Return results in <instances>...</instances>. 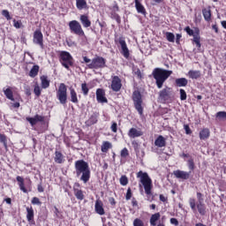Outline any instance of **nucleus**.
<instances>
[{"instance_id": "obj_1", "label": "nucleus", "mask_w": 226, "mask_h": 226, "mask_svg": "<svg viewBox=\"0 0 226 226\" xmlns=\"http://www.w3.org/2000/svg\"><path fill=\"white\" fill-rule=\"evenodd\" d=\"M75 174L77 177H80V181L87 183L91 179V169L89 163L84 160H78L74 163Z\"/></svg>"}, {"instance_id": "obj_2", "label": "nucleus", "mask_w": 226, "mask_h": 226, "mask_svg": "<svg viewBox=\"0 0 226 226\" xmlns=\"http://www.w3.org/2000/svg\"><path fill=\"white\" fill-rule=\"evenodd\" d=\"M136 177L139 180V187L142 188L143 186L146 195H153V180L149 177V174L139 170L136 174Z\"/></svg>"}, {"instance_id": "obj_3", "label": "nucleus", "mask_w": 226, "mask_h": 226, "mask_svg": "<svg viewBox=\"0 0 226 226\" xmlns=\"http://www.w3.org/2000/svg\"><path fill=\"white\" fill-rule=\"evenodd\" d=\"M152 75L155 80V84L158 89H162L167 79H169V77L172 75V71H169L162 68H155L154 69Z\"/></svg>"}, {"instance_id": "obj_4", "label": "nucleus", "mask_w": 226, "mask_h": 226, "mask_svg": "<svg viewBox=\"0 0 226 226\" xmlns=\"http://www.w3.org/2000/svg\"><path fill=\"white\" fill-rule=\"evenodd\" d=\"M56 99L61 105H65L68 102V88L64 83H61L56 90Z\"/></svg>"}, {"instance_id": "obj_5", "label": "nucleus", "mask_w": 226, "mask_h": 226, "mask_svg": "<svg viewBox=\"0 0 226 226\" xmlns=\"http://www.w3.org/2000/svg\"><path fill=\"white\" fill-rule=\"evenodd\" d=\"M189 204L192 211L194 213L197 212L200 213L201 216H205L206 215V204L203 202H197L195 201V199L190 198L189 199Z\"/></svg>"}, {"instance_id": "obj_6", "label": "nucleus", "mask_w": 226, "mask_h": 226, "mask_svg": "<svg viewBox=\"0 0 226 226\" xmlns=\"http://www.w3.org/2000/svg\"><path fill=\"white\" fill-rule=\"evenodd\" d=\"M60 62L62 66H64L66 70H70V66L73 64V56L68 51H61L60 52Z\"/></svg>"}, {"instance_id": "obj_7", "label": "nucleus", "mask_w": 226, "mask_h": 226, "mask_svg": "<svg viewBox=\"0 0 226 226\" xmlns=\"http://www.w3.org/2000/svg\"><path fill=\"white\" fill-rule=\"evenodd\" d=\"M132 102L134 103V107L136 110L139 112V116L144 114V108H142V94L140 92L134 91L132 94Z\"/></svg>"}, {"instance_id": "obj_8", "label": "nucleus", "mask_w": 226, "mask_h": 226, "mask_svg": "<svg viewBox=\"0 0 226 226\" xmlns=\"http://www.w3.org/2000/svg\"><path fill=\"white\" fill-rule=\"evenodd\" d=\"M69 29L72 34H76L77 36H86V33H84V29H82V25L77 20L69 22Z\"/></svg>"}, {"instance_id": "obj_9", "label": "nucleus", "mask_w": 226, "mask_h": 226, "mask_svg": "<svg viewBox=\"0 0 226 226\" xmlns=\"http://www.w3.org/2000/svg\"><path fill=\"white\" fill-rule=\"evenodd\" d=\"M107 60L102 56H96L92 59V62L87 65L90 70H100L105 68Z\"/></svg>"}, {"instance_id": "obj_10", "label": "nucleus", "mask_w": 226, "mask_h": 226, "mask_svg": "<svg viewBox=\"0 0 226 226\" xmlns=\"http://www.w3.org/2000/svg\"><path fill=\"white\" fill-rule=\"evenodd\" d=\"M174 98V90L171 87H166L159 92V100L162 102H169Z\"/></svg>"}, {"instance_id": "obj_11", "label": "nucleus", "mask_w": 226, "mask_h": 226, "mask_svg": "<svg viewBox=\"0 0 226 226\" xmlns=\"http://www.w3.org/2000/svg\"><path fill=\"white\" fill-rule=\"evenodd\" d=\"M33 42L35 45H39V47L42 49H45V45L43 44V34L41 33V30H35L34 33V39Z\"/></svg>"}, {"instance_id": "obj_12", "label": "nucleus", "mask_w": 226, "mask_h": 226, "mask_svg": "<svg viewBox=\"0 0 226 226\" xmlns=\"http://www.w3.org/2000/svg\"><path fill=\"white\" fill-rule=\"evenodd\" d=\"M190 174H192V171L188 172L181 170H177L173 171V176H175L177 179H183L184 181L190 179Z\"/></svg>"}, {"instance_id": "obj_13", "label": "nucleus", "mask_w": 226, "mask_h": 226, "mask_svg": "<svg viewBox=\"0 0 226 226\" xmlns=\"http://www.w3.org/2000/svg\"><path fill=\"white\" fill-rule=\"evenodd\" d=\"M121 87H123V84H121V79L119 78V76H114L111 81L112 91L117 93L121 91Z\"/></svg>"}, {"instance_id": "obj_14", "label": "nucleus", "mask_w": 226, "mask_h": 226, "mask_svg": "<svg viewBox=\"0 0 226 226\" xmlns=\"http://www.w3.org/2000/svg\"><path fill=\"white\" fill-rule=\"evenodd\" d=\"M118 41L122 49V51H121L122 56H124L125 59H128V57H130V49H128V46L126 45V41H124V38L120 37L118 39Z\"/></svg>"}, {"instance_id": "obj_15", "label": "nucleus", "mask_w": 226, "mask_h": 226, "mask_svg": "<svg viewBox=\"0 0 226 226\" xmlns=\"http://www.w3.org/2000/svg\"><path fill=\"white\" fill-rule=\"evenodd\" d=\"M96 100L99 103H107L109 102L105 97V90L102 88L96 90Z\"/></svg>"}, {"instance_id": "obj_16", "label": "nucleus", "mask_w": 226, "mask_h": 226, "mask_svg": "<svg viewBox=\"0 0 226 226\" xmlns=\"http://www.w3.org/2000/svg\"><path fill=\"white\" fill-rule=\"evenodd\" d=\"M94 211L97 215H100V216H103V215H105V208H103V201L96 200L94 205Z\"/></svg>"}, {"instance_id": "obj_17", "label": "nucleus", "mask_w": 226, "mask_h": 226, "mask_svg": "<svg viewBox=\"0 0 226 226\" xmlns=\"http://www.w3.org/2000/svg\"><path fill=\"white\" fill-rule=\"evenodd\" d=\"M142 135H144V132L140 129L132 127L128 132V137H130V139H137L139 137H142Z\"/></svg>"}, {"instance_id": "obj_18", "label": "nucleus", "mask_w": 226, "mask_h": 226, "mask_svg": "<svg viewBox=\"0 0 226 226\" xmlns=\"http://www.w3.org/2000/svg\"><path fill=\"white\" fill-rule=\"evenodd\" d=\"M98 117H100V113L94 112L90 117L85 122L86 126H93V124H96L98 123Z\"/></svg>"}, {"instance_id": "obj_19", "label": "nucleus", "mask_w": 226, "mask_h": 226, "mask_svg": "<svg viewBox=\"0 0 226 226\" xmlns=\"http://www.w3.org/2000/svg\"><path fill=\"white\" fill-rule=\"evenodd\" d=\"M79 188H80V184L75 183L73 187L74 195L78 200H84V192Z\"/></svg>"}, {"instance_id": "obj_20", "label": "nucleus", "mask_w": 226, "mask_h": 226, "mask_svg": "<svg viewBox=\"0 0 226 226\" xmlns=\"http://www.w3.org/2000/svg\"><path fill=\"white\" fill-rule=\"evenodd\" d=\"M26 220L29 223H34V210L33 209V207H26Z\"/></svg>"}, {"instance_id": "obj_21", "label": "nucleus", "mask_w": 226, "mask_h": 226, "mask_svg": "<svg viewBox=\"0 0 226 226\" xmlns=\"http://www.w3.org/2000/svg\"><path fill=\"white\" fill-rule=\"evenodd\" d=\"M154 146H156V147H165L167 146V140L163 136L160 135L154 140Z\"/></svg>"}, {"instance_id": "obj_22", "label": "nucleus", "mask_w": 226, "mask_h": 226, "mask_svg": "<svg viewBox=\"0 0 226 226\" xmlns=\"http://www.w3.org/2000/svg\"><path fill=\"white\" fill-rule=\"evenodd\" d=\"M79 20L83 26V27H91V20H89V17L86 14H82L79 17Z\"/></svg>"}, {"instance_id": "obj_23", "label": "nucleus", "mask_w": 226, "mask_h": 226, "mask_svg": "<svg viewBox=\"0 0 226 226\" xmlns=\"http://www.w3.org/2000/svg\"><path fill=\"white\" fill-rule=\"evenodd\" d=\"M134 3L138 13H141V15H146V8L144 7V5H142L140 0H134Z\"/></svg>"}, {"instance_id": "obj_24", "label": "nucleus", "mask_w": 226, "mask_h": 226, "mask_svg": "<svg viewBox=\"0 0 226 226\" xmlns=\"http://www.w3.org/2000/svg\"><path fill=\"white\" fill-rule=\"evenodd\" d=\"M54 160L55 163H64V155L60 151H56Z\"/></svg>"}, {"instance_id": "obj_25", "label": "nucleus", "mask_w": 226, "mask_h": 226, "mask_svg": "<svg viewBox=\"0 0 226 226\" xmlns=\"http://www.w3.org/2000/svg\"><path fill=\"white\" fill-rule=\"evenodd\" d=\"M175 84L177 87H186L188 86V79L186 78H178L175 80Z\"/></svg>"}, {"instance_id": "obj_26", "label": "nucleus", "mask_w": 226, "mask_h": 226, "mask_svg": "<svg viewBox=\"0 0 226 226\" xmlns=\"http://www.w3.org/2000/svg\"><path fill=\"white\" fill-rule=\"evenodd\" d=\"M41 86L42 89H47L50 87V80H49V78L47 76H41Z\"/></svg>"}, {"instance_id": "obj_27", "label": "nucleus", "mask_w": 226, "mask_h": 226, "mask_svg": "<svg viewBox=\"0 0 226 226\" xmlns=\"http://www.w3.org/2000/svg\"><path fill=\"white\" fill-rule=\"evenodd\" d=\"M187 75H188L189 79L197 80V79H200L201 73H200V71L191 70L188 72Z\"/></svg>"}, {"instance_id": "obj_28", "label": "nucleus", "mask_w": 226, "mask_h": 226, "mask_svg": "<svg viewBox=\"0 0 226 226\" xmlns=\"http://www.w3.org/2000/svg\"><path fill=\"white\" fill-rule=\"evenodd\" d=\"M16 180L19 183V190H21V192H23L24 193H27V189H26V186L24 185V177L18 176L16 177Z\"/></svg>"}, {"instance_id": "obj_29", "label": "nucleus", "mask_w": 226, "mask_h": 226, "mask_svg": "<svg viewBox=\"0 0 226 226\" xmlns=\"http://www.w3.org/2000/svg\"><path fill=\"white\" fill-rule=\"evenodd\" d=\"M211 135V132L209 129L205 128L200 132V140H207V139Z\"/></svg>"}, {"instance_id": "obj_30", "label": "nucleus", "mask_w": 226, "mask_h": 226, "mask_svg": "<svg viewBox=\"0 0 226 226\" xmlns=\"http://www.w3.org/2000/svg\"><path fill=\"white\" fill-rule=\"evenodd\" d=\"M70 96H71V102L72 103H79V98L77 97V92H75V88L70 87Z\"/></svg>"}, {"instance_id": "obj_31", "label": "nucleus", "mask_w": 226, "mask_h": 226, "mask_svg": "<svg viewBox=\"0 0 226 226\" xmlns=\"http://www.w3.org/2000/svg\"><path fill=\"white\" fill-rule=\"evenodd\" d=\"M4 94L8 100H11V102H15V98H13V91H11V88H4Z\"/></svg>"}, {"instance_id": "obj_32", "label": "nucleus", "mask_w": 226, "mask_h": 226, "mask_svg": "<svg viewBox=\"0 0 226 226\" xmlns=\"http://www.w3.org/2000/svg\"><path fill=\"white\" fill-rule=\"evenodd\" d=\"M76 7L79 10H86L87 8V2L86 0H76Z\"/></svg>"}, {"instance_id": "obj_33", "label": "nucleus", "mask_w": 226, "mask_h": 226, "mask_svg": "<svg viewBox=\"0 0 226 226\" xmlns=\"http://www.w3.org/2000/svg\"><path fill=\"white\" fill-rule=\"evenodd\" d=\"M39 72H40V65H34L29 72V77H31L32 79H34V77L38 75Z\"/></svg>"}, {"instance_id": "obj_34", "label": "nucleus", "mask_w": 226, "mask_h": 226, "mask_svg": "<svg viewBox=\"0 0 226 226\" xmlns=\"http://www.w3.org/2000/svg\"><path fill=\"white\" fill-rule=\"evenodd\" d=\"M161 216L162 215H160V213H155V214L152 215L150 217V225L156 226V222H158V220H160Z\"/></svg>"}, {"instance_id": "obj_35", "label": "nucleus", "mask_w": 226, "mask_h": 226, "mask_svg": "<svg viewBox=\"0 0 226 226\" xmlns=\"http://www.w3.org/2000/svg\"><path fill=\"white\" fill-rule=\"evenodd\" d=\"M112 148V143L109 141H104L101 147V151L102 153H107L109 149Z\"/></svg>"}, {"instance_id": "obj_36", "label": "nucleus", "mask_w": 226, "mask_h": 226, "mask_svg": "<svg viewBox=\"0 0 226 226\" xmlns=\"http://www.w3.org/2000/svg\"><path fill=\"white\" fill-rule=\"evenodd\" d=\"M203 17L207 22H209L211 20V10L203 9L202 10Z\"/></svg>"}, {"instance_id": "obj_37", "label": "nucleus", "mask_w": 226, "mask_h": 226, "mask_svg": "<svg viewBox=\"0 0 226 226\" xmlns=\"http://www.w3.org/2000/svg\"><path fill=\"white\" fill-rule=\"evenodd\" d=\"M0 142L4 145V149L8 151V139L6 138V135L0 134Z\"/></svg>"}, {"instance_id": "obj_38", "label": "nucleus", "mask_w": 226, "mask_h": 226, "mask_svg": "<svg viewBox=\"0 0 226 226\" xmlns=\"http://www.w3.org/2000/svg\"><path fill=\"white\" fill-rule=\"evenodd\" d=\"M34 93L37 98L41 96V87H40V85L38 83H35L34 87Z\"/></svg>"}, {"instance_id": "obj_39", "label": "nucleus", "mask_w": 226, "mask_h": 226, "mask_svg": "<svg viewBox=\"0 0 226 226\" xmlns=\"http://www.w3.org/2000/svg\"><path fill=\"white\" fill-rule=\"evenodd\" d=\"M81 91L84 96H87V94H89V87H87V83L81 84Z\"/></svg>"}, {"instance_id": "obj_40", "label": "nucleus", "mask_w": 226, "mask_h": 226, "mask_svg": "<svg viewBox=\"0 0 226 226\" xmlns=\"http://www.w3.org/2000/svg\"><path fill=\"white\" fill-rule=\"evenodd\" d=\"M187 166L189 170H195V162L193 161V158H190L187 161Z\"/></svg>"}, {"instance_id": "obj_41", "label": "nucleus", "mask_w": 226, "mask_h": 226, "mask_svg": "<svg viewBox=\"0 0 226 226\" xmlns=\"http://www.w3.org/2000/svg\"><path fill=\"white\" fill-rule=\"evenodd\" d=\"M166 38L170 43H174V41L176 40V36L170 32L166 33Z\"/></svg>"}, {"instance_id": "obj_42", "label": "nucleus", "mask_w": 226, "mask_h": 226, "mask_svg": "<svg viewBox=\"0 0 226 226\" xmlns=\"http://www.w3.org/2000/svg\"><path fill=\"white\" fill-rule=\"evenodd\" d=\"M193 36V41L196 43V47L198 49H200V36H199V34H196Z\"/></svg>"}, {"instance_id": "obj_43", "label": "nucleus", "mask_w": 226, "mask_h": 226, "mask_svg": "<svg viewBox=\"0 0 226 226\" xmlns=\"http://www.w3.org/2000/svg\"><path fill=\"white\" fill-rule=\"evenodd\" d=\"M120 156L122 158H128V156H130V152H128V148H123L120 152Z\"/></svg>"}, {"instance_id": "obj_44", "label": "nucleus", "mask_w": 226, "mask_h": 226, "mask_svg": "<svg viewBox=\"0 0 226 226\" xmlns=\"http://www.w3.org/2000/svg\"><path fill=\"white\" fill-rule=\"evenodd\" d=\"M120 185H122V186H126V185H128V177H126V175L120 177Z\"/></svg>"}, {"instance_id": "obj_45", "label": "nucleus", "mask_w": 226, "mask_h": 226, "mask_svg": "<svg viewBox=\"0 0 226 226\" xmlns=\"http://www.w3.org/2000/svg\"><path fill=\"white\" fill-rule=\"evenodd\" d=\"M2 15L6 19V20H11V16L10 15V11L8 10H3L2 11Z\"/></svg>"}, {"instance_id": "obj_46", "label": "nucleus", "mask_w": 226, "mask_h": 226, "mask_svg": "<svg viewBox=\"0 0 226 226\" xmlns=\"http://www.w3.org/2000/svg\"><path fill=\"white\" fill-rule=\"evenodd\" d=\"M133 226H144V221L139 218H136L133 221Z\"/></svg>"}, {"instance_id": "obj_47", "label": "nucleus", "mask_w": 226, "mask_h": 226, "mask_svg": "<svg viewBox=\"0 0 226 226\" xmlns=\"http://www.w3.org/2000/svg\"><path fill=\"white\" fill-rule=\"evenodd\" d=\"M215 117H218L219 119H226V112L219 111L216 113Z\"/></svg>"}, {"instance_id": "obj_48", "label": "nucleus", "mask_w": 226, "mask_h": 226, "mask_svg": "<svg viewBox=\"0 0 226 226\" xmlns=\"http://www.w3.org/2000/svg\"><path fill=\"white\" fill-rule=\"evenodd\" d=\"M26 121H28V123H30L31 126H34L38 122L35 118V117H27Z\"/></svg>"}, {"instance_id": "obj_49", "label": "nucleus", "mask_w": 226, "mask_h": 226, "mask_svg": "<svg viewBox=\"0 0 226 226\" xmlns=\"http://www.w3.org/2000/svg\"><path fill=\"white\" fill-rule=\"evenodd\" d=\"M32 204H34V206H41V201H40L39 198L34 197L32 199Z\"/></svg>"}, {"instance_id": "obj_50", "label": "nucleus", "mask_w": 226, "mask_h": 226, "mask_svg": "<svg viewBox=\"0 0 226 226\" xmlns=\"http://www.w3.org/2000/svg\"><path fill=\"white\" fill-rule=\"evenodd\" d=\"M180 100H182V102L186 100V91H185V89H180Z\"/></svg>"}, {"instance_id": "obj_51", "label": "nucleus", "mask_w": 226, "mask_h": 226, "mask_svg": "<svg viewBox=\"0 0 226 226\" xmlns=\"http://www.w3.org/2000/svg\"><path fill=\"white\" fill-rule=\"evenodd\" d=\"M185 31L187 33V34H189V36H195V33L192 28H190V26H186Z\"/></svg>"}, {"instance_id": "obj_52", "label": "nucleus", "mask_w": 226, "mask_h": 226, "mask_svg": "<svg viewBox=\"0 0 226 226\" xmlns=\"http://www.w3.org/2000/svg\"><path fill=\"white\" fill-rule=\"evenodd\" d=\"M184 130H185L186 135H192V129L190 128V125L184 124Z\"/></svg>"}, {"instance_id": "obj_53", "label": "nucleus", "mask_w": 226, "mask_h": 226, "mask_svg": "<svg viewBox=\"0 0 226 226\" xmlns=\"http://www.w3.org/2000/svg\"><path fill=\"white\" fill-rule=\"evenodd\" d=\"M37 123H43L45 121V117L40 116V115H35L34 116Z\"/></svg>"}, {"instance_id": "obj_54", "label": "nucleus", "mask_w": 226, "mask_h": 226, "mask_svg": "<svg viewBox=\"0 0 226 226\" xmlns=\"http://www.w3.org/2000/svg\"><path fill=\"white\" fill-rule=\"evenodd\" d=\"M111 132H113V133H117V123H116V122L112 123Z\"/></svg>"}, {"instance_id": "obj_55", "label": "nucleus", "mask_w": 226, "mask_h": 226, "mask_svg": "<svg viewBox=\"0 0 226 226\" xmlns=\"http://www.w3.org/2000/svg\"><path fill=\"white\" fill-rule=\"evenodd\" d=\"M66 44L68 45V47H77V42L72 40H67Z\"/></svg>"}, {"instance_id": "obj_56", "label": "nucleus", "mask_w": 226, "mask_h": 226, "mask_svg": "<svg viewBox=\"0 0 226 226\" xmlns=\"http://www.w3.org/2000/svg\"><path fill=\"white\" fill-rule=\"evenodd\" d=\"M125 199L127 200H130V199H132V188H128L127 189V192H126V195H125Z\"/></svg>"}, {"instance_id": "obj_57", "label": "nucleus", "mask_w": 226, "mask_h": 226, "mask_svg": "<svg viewBox=\"0 0 226 226\" xmlns=\"http://www.w3.org/2000/svg\"><path fill=\"white\" fill-rule=\"evenodd\" d=\"M14 22V27H16V29H20V26H22V23L20 21H17L16 19H13Z\"/></svg>"}, {"instance_id": "obj_58", "label": "nucleus", "mask_w": 226, "mask_h": 226, "mask_svg": "<svg viewBox=\"0 0 226 226\" xmlns=\"http://www.w3.org/2000/svg\"><path fill=\"white\" fill-rule=\"evenodd\" d=\"M198 202H204V198L200 192H197Z\"/></svg>"}, {"instance_id": "obj_59", "label": "nucleus", "mask_w": 226, "mask_h": 226, "mask_svg": "<svg viewBox=\"0 0 226 226\" xmlns=\"http://www.w3.org/2000/svg\"><path fill=\"white\" fill-rule=\"evenodd\" d=\"M170 222L171 225H176V226L179 225V221H177L176 218H171Z\"/></svg>"}, {"instance_id": "obj_60", "label": "nucleus", "mask_w": 226, "mask_h": 226, "mask_svg": "<svg viewBox=\"0 0 226 226\" xmlns=\"http://www.w3.org/2000/svg\"><path fill=\"white\" fill-rule=\"evenodd\" d=\"M113 18L115 19V20H117V22L118 24L121 23V18L119 17L118 14L114 13V14H113Z\"/></svg>"}, {"instance_id": "obj_61", "label": "nucleus", "mask_w": 226, "mask_h": 226, "mask_svg": "<svg viewBox=\"0 0 226 226\" xmlns=\"http://www.w3.org/2000/svg\"><path fill=\"white\" fill-rule=\"evenodd\" d=\"M37 190L40 193H43V192H45V189L43 188V186L41 185V184L38 185L37 186Z\"/></svg>"}, {"instance_id": "obj_62", "label": "nucleus", "mask_w": 226, "mask_h": 226, "mask_svg": "<svg viewBox=\"0 0 226 226\" xmlns=\"http://www.w3.org/2000/svg\"><path fill=\"white\" fill-rule=\"evenodd\" d=\"M159 199L161 202H167V197H165L163 194H160Z\"/></svg>"}, {"instance_id": "obj_63", "label": "nucleus", "mask_w": 226, "mask_h": 226, "mask_svg": "<svg viewBox=\"0 0 226 226\" xmlns=\"http://www.w3.org/2000/svg\"><path fill=\"white\" fill-rule=\"evenodd\" d=\"M132 204L133 207H137V206H139V202L137 201V200L135 198H132Z\"/></svg>"}, {"instance_id": "obj_64", "label": "nucleus", "mask_w": 226, "mask_h": 226, "mask_svg": "<svg viewBox=\"0 0 226 226\" xmlns=\"http://www.w3.org/2000/svg\"><path fill=\"white\" fill-rule=\"evenodd\" d=\"M109 202L111 206H116V200L114 198H109Z\"/></svg>"}]
</instances>
